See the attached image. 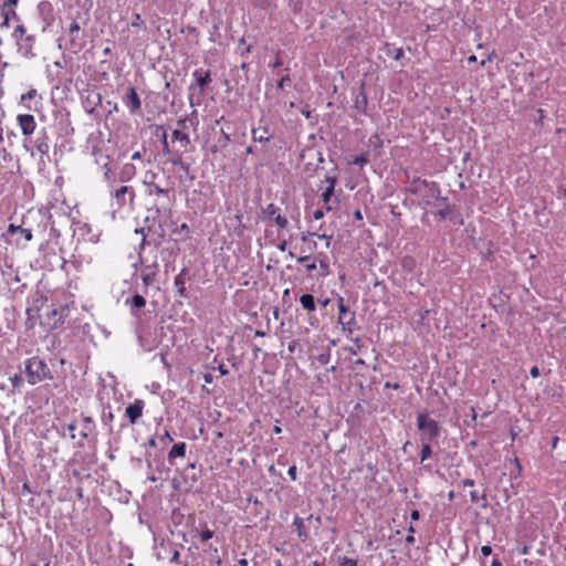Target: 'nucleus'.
Masks as SVG:
<instances>
[{"label": "nucleus", "mask_w": 566, "mask_h": 566, "mask_svg": "<svg viewBox=\"0 0 566 566\" xmlns=\"http://www.w3.org/2000/svg\"><path fill=\"white\" fill-rule=\"evenodd\" d=\"M81 31V24L74 20L66 29L63 30L62 36L60 38V48L64 46L65 50L72 53H78L84 48V40Z\"/></svg>", "instance_id": "nucleus-1"}, {"label": "nucleus", "mask_w": 566, "mask_h": 566, "mask_svg": "<svg viewBox=\"0 0 566 566\" xmlns=\"http://www.w3.org/2000/svg\"><path fill=\"white\" fill-rule=\"evenodd\" d=\"M24 365L28 381L31 385H35L45 378H52L48 365L39 357H31L27 359Z\"/></svg>", "instance_id": "nucleus-2"}, {"label": "nucleus", "mask_w": 566, "mask_h": 566, "mask_svg": "<svg viewBox=\"0 0 566 566\" xmlns=\"http://www.w3.org/2000/svg\"><path fill=\"white\" fill-rule=\"evenodd\" d=\"M417 427L420 431V441L432 442L440 436L439 423L430 418L428 413H418Z\"/></svg>", "instance_id": "nucleus-3"}, {"label": "nucleus", "mask_w": 566, "mask_h": 566, "mask_svg": "<svg viewBox=\"0 0 566 566\" xmlns=\"http://www.w3.org/2000/svg\"><path fill=\"white\" fill-rule=\"evenodd\" d=\"M336 185L337 178L335 176H326L321 187V200L327 212L336 209L339 202L338 198L334 193Z\"/></svg>", "instance_id": "nucleus-4"}, {"label": "nucleus", "mask_w": 566, "mask_h": 566, "mask_svg": "<svg viewBox=\"0 0 566 566\" xmlns=\"http://www.w3.org/2000/svg\"><path fill=\"white\" fill-rule=\"evenodd\" d=\"M193 82L189 86V102L190 105H193L192 95L195 91H198V94L203 95L207 86L212 82L211 72L209 70L197 69L192 73Z\"/></svg>", "instance_id": "nucleus-5"}, {"label": "nucleus", "mask_w": 566, "mask_h": 566, "mask_svg": "<svg viewBox=\"0 0 566 566\" xmlns=\"http://www.w3.org/2000/svg\"><path fill=\"white\" fill-rule=\"evenodd\" d=\"M114 203L118 209L126 206L127 202L133 203L135 190L132 186H120L112 195Z\"/></svg>", "instance_id": "nucleus-6"}, {"label": "nucleus", "mask_w": 566, "mask_h": 566, "mask_svg": "<svg viewBox=\"0 0 566 566\" xmlns=\"http://www.w3.org/2000/svg\"><path fill=\"white\" fill-rule=\"evenodd\" d=\"M263 214L266 219L274 221L279 230L286 229L289 226L287 219L281 213V209L273 203H269L263 209Z\"/></svg>", "instance_id": "nucleus-7"}, {"label": "nucleus", "mask_w": 566, "mask_h": 566, "mask_svg": "<svg viewBox=\"0 0 566 566\" xmlns=\"http://www.w3.org/2000/svg\"><path fill=\"white\" fill-rule=\"evenodd\" d=\"M124 105L132 115L138 114L142 109V101L135 87H128L126 94L122 97Z\"/></svg>", "instance_id": "nucleus-8"}, {"label": "nucleus", "mask_w": 566, "mask_h": 566, "mask_svg": "<svg viewBox=\"0 0 566 566\" xmlns=\"http://www.w3.org/2000/svg\"><path fill=\"white\" fill-rule=\"evenodd\" d=\"M20 103L29 111H39L42 106V97L35 88H30L27 93L21 95Z\"/></svg>", "instance_id": "nucleus-9"}, {"label": "nucleus", "mask_w": 566, "mask_h": 566, "mask_svg": "<svg viewBox=\"0 0 566 566\" xmlns=\"http://www.w3.org/2000/svg\"><path fill=\"white\" fill-rule=\"evenodd\" d=\"M18 125L21 129L22 135L29 136L34 133L36 128V122L34 116L31 114H20L17 116Z\"/></svg>", "instance_id": "nucleus-10"}, {"label": "nucleus", "mask_w": 566, "mask_h": 566, "mask_svg": "<svg viewBox=\"0 0 566 566\" xmlns=\"http://www.w3.org/2000/svg\"><path fill=\"white\" fill-rule=\"evenodd\" d=\"M339 308V323L343 325L344 329L352 332L353 326L356 324L354 313H350L345 306L343 300H339L338 304Z\"/></svg>", "instance_id": "nucleus-11"}, {"label": "nucleus", "mask_w": 566, "mask_h": 566, "mask_svg": "<svg viewBox=\"0 0 566 566\" xmlns=\"http://www.w3.org/2000/svg\"><path fill=\"white\" fill-rule=\"evenodd\" d=\"M144 408L145 401L142 399H136L126 408L125 413L132 424H134L142 417Z\"/></svg>", "instance_id": "nucleus-12"}, {"label": "nucleus", "mask_w": 566, "mask_h": 566, "mask_svg": "<svg viewBox=\"0 0 566 566\" xmlns=\"http://www.w3.org/2000/svg\"><path fill=\"white\" fill-rule=\"evenodd\" d=\"M158 273V265H147L142 271V280L146 286L153 285Z\"/></svg>", "instance_id": "nucleus-13"}, {"label": "nucleus", "mask_w": 566, "mask_h": 566, "mask_svg": "<svg viewBox=\"0 0 566 566\" xmlns=\"http://www.w3.org/2000/svg\"><path fill=\"white\" fill-rule=\"evenodd\" d=\"M293 526L296 528L297 537L302 542H306L310 538V533L307 527L305 526V520L300 517L298 515L294 516Z\"/></svg>", "instance_id": "nucleus-14"}, {"label": "nucleus", "mask_w": 566, "mask_h": 566, "mask_svg": "<svg viewBox=\"0 0 566 566\" xmlns=\"http://www.w3.org/2000/svg\"><path fill=\"white\" fill-rule=\"evenodd\" d=\"M316 233L308 232L306 234H302L301 240L303 242V247L301 249L302 253H312L317 249V242L313 240V237H315Z\"/></svg>", "instance_id": "nucleus-15"}, {"label": "nucleus", "mask_w": 566, "mask_h": 566, "mask_svg": "<svg viewBox=\"0 0 566 566\" xmlns=\"http://www.w3.org/2000/svg\"><path fill=\"white\" fill-rule=\"evenodd\" d=\"M186 273H187V269H182L181 272L175 277V281H174L177 294L184 298L187 297V291H186V286H185Z\"/></svg>", "instance_id": "nucleus-16"}, {"label": "nucleus", "mask_w": 566, "mask_h": 566, "mask_svg": "<svg viewBox=\"0 0 566 566\" xmlns=\"http://www.w3.org/2000/svg\"><path fill=\"white\" fill-rule=\"evenodd\" d=\"M272 135L269 133L268 127H259L252 129V139L258 143H268Z\"/></svg>", "instance_id": "nucleus-17"}, {"label": "nucleus", "mask_w": 566, "mask_h": 566, "mask_svg": "<svg viewBox=\"0 0 566 566\" xmlns=\"http://www.w3.org/2000/svg\"><path fill=\"white\" fill-rule=\"evenodd\" d=\"M171 140L178 142L180 147L186 149L190 145V137L187 133H184L181 129H175L171 134Z\"/></svg>", "instance_id": "nucleus-18"}, {"label": "nucleus", "mask_w": 566, "mask_h": 566, "mask_svg": "<svg viewBox=\"0 0 566 566\" xmlns=\"http://www.w3.org/2000/svg\"><path fill=\"white\" fill-rule=\"evenodd\" d=\"M186 442H179L175 444L168 453V459L171 461L176 458H184L186 455Z\"/></svg>", "instance_id": "nucleus-19"}, {"label": "nucleus", "mask_w": 566, "mask_h": 566, "mask_svg": "<svg viewBox=\"0 0 566 566\" xmlns=\"http://www.w3.org/2000/svg\"><path fill=\"white\" fill-rule=\"evenodd\" d=\"M8 232L12 234L19 232V234H22L27 241H31L33 238L31 229L22 228L21 226H14L13 223L9 224Z\"/></svg>", "instance_id": "nucleus-20"}, {"label": "nucleus", "mask_w": 566, "mask_h": 566, "mask_svg": "<svg viewBox=\"0 0 566 566\" xmlns=\"http://www.w3.org/2000/svg\"><path fill=\"white\" fill-rule=\"evenodd\" d=\"M300 303L303 306V308L308 311V312H313V311L316 310L315 298L311 294H303L300 297Z\"/></svg>", "instance_id": "nucleus-21"}, {"label": "nucleus", "mask_w": 566, "mask_h": 566, "mask_svg": "<svg viewBox=\"0 0 566 566\" xmlns=\"http://www.w3.org/2000/svg\"><path fill=\"white\" fill-rule=\"evenodd\" d=\"M429 186L427 180L423 179H413L410 184L409 191L417 195L420 193L422 189L427 188Z\"/></svg>", "instance_id": "nucleus-22"}, {"label": "nucleus", "mask_w": 566, "mask_h": 566, "mask_svg": "<svg viewBox=\"0 0 566 566\" xmlns=\"http://www.w3.org/2000/svg\"><path fill=\"white\" fill-rule=\"evenodd\" d=\"M187 123H189L190 126H192V127H196L198 125L197 111H192L191 117H184V118L179 119L178 126H180L182 129H186V128H188Z\"/></svg>", "instance_id": "nucleus-23"}, {"label": "nucleus", "mask_w": 566, "mask_h": 566, "mask_svg": "<svg viewBox=\"0 0 566 566\" xmlns=\"http://www.w3.org/2000/svg\"><path fill=\"white\" fill-rule=\"evenodd\" d=\"M25 33H27V30H25V28L22 24L17 25V28L13 31L12 35L15 39L17 44L19 45V48L23 46V40L27 36Z\"/></svg>", "instance_id": "nucleus-24"}, {"label": "nucleus", "mask_w": 566, "mask_h": 566, "mask_svg": "<svg viewBox=\"0 0 566 566\" xmlns=\"http://www.w3.org/2000/svg\"><path fill=\"white\" fill-rule=\"evenodd\" d=\"M311 261V255L310 254H303L301 256L297 258V262L298 263H302V264H305V268L308 272H312L316 269V260L315 258L313 259L312 262Z\"/></svg>", "instance_id": "nucleus-25"}, {"label": "nucleus", "mask_w": 566, "mask_h": 566, "mask_svg": "<svg viewBox=\"0 0 566 566\" xmlns=\"http://www.w3.org/2000/svg\"><path fill=\"white\" fill-rule=\"evenodd\" d=\"M35 148H36V151L40 154L41 159L44 156H46V157L49 156L50 145H49L46 138L38 140L36 144H35Z\"/></svg>", "instance_id": "nucleus-26"}, {"label": "nucleus", "mask_w": 566, "mask_h": 566, "mask_svg": "<svg viewBox=\"0 0 566 566\" xmlns=\"http://www.w3.org/2000/svg\"><path fill=\"white\" fill-rule=\"evenodd\" d=\"M431 454H432L431 442L421 441V452H420L421 462L429 459L431 457Z\"/></svg>", "instance_id": "nucleus-27"}, {"label": "nucleus", "mask_w": 566, "mask_h": 566, "mask_svg": "<svg viewBox=\"0 0 566 566\" xmlns=\"http://www.w3.org/2000/svg\"><path fill=\"white\" fill-rule=\"evenodd\" d=\"M316 264H319L321 273L326 275L328 273V263L326 261V256L323 253H319L315 256Z\"/></svg>", "instance_id": "nucleus-28"}, {"label": "nucleus", "mask_w": 566, "mask_h": 566, "mask_svg": "<svg viewBox=\"0 0 566 566\" xmlns=\"http://www.w3.org/2000/svg\"><path fill=\"white\" fill-rule=\"evenodd\" d=\"M93 427H94V422H93V420H92L90 417H85V418L83 419V430H82V432H81V436H82L84 439H85V438H87L88 432H91V431H92Z\"/></svg>", "instance_id": "nucleus-29"}, {"label": "nucleus", "mask_w": 566, "mask_h": 566, "mask_svg": "<svg viewBox=\"0 0 566 566\" xmlns=\"http://www.w3.org/2000/svg\"><path fill=\"white\" fill-rule=\"evenodd\" d=\"M148 193L150 196H153V195H155V196H161V195L163 196H168L169 195V190L168 189H164L160 186L154 184V185H151L149 187Z\"/></svg>", "instance_id": "nucleus-30"}, {"label": "nucleus", "mask_w": 566, "mask_h": 566, "mask_svg": "<svg viewBox=\"0 0 566 566\" xmlns=\"http://www.w3.org/2000/svg\"><path fill=\"white\" fill-rule=\"evenodd\" d=\"M130 305L135 308H143L146 305L144 296L136 294L132 297Z\"/></svg>", "instance_id": "nucleus-31"}, {"label": "nucleus", "mask_w": 566, "mask_h": 566, "mask_svg": "<svg viewBox=\"0 0 566 566\" xmlns=\"http://www.w3.org/2000/svg\"><path fill=\"white\" fill-rule=\"evenodd\" d=\"M338 564H339V566H357L358 560L356 558H352V557H347V556H339Z\"/></svg>", "instance_id": "nucleus-32"}, {"label": "nucleus", "mask_w": 566, "mask_h": 566, "mask_svg": "<svg viewBox=\"0 0 566 566\" xmlns=\"http://www.w3.org/2000/svg\"><path fill=\"white\" fill-rule=\"evenodd\" d=\"M360 96L361 98L359 99L357 97V99L355 101V107L365 112V108H366V105H367V97H366V94L364 92L360 93Z\"/></svg>", "instance_id": "nucleus-33"}, {"label": "nucleus", "mask_w": 566, "mask_h": 566, "mask_svg": "<svg viewBox=\"0 0 566 566\" xmlns=\"http://www.w3.org/2000/svg\"><path fill=\"white\" fill-rule=\"evenodd\" d=\"M231 142V137L228 133H226L224 130H221V137L219 139V143L221 144L222 147H227Z\"/></svg>", "instance_id": "nucleus-34"}, {"label": "nucleus", "mask_w": 566, "mask_h": 566, "mask_svg": "<svg viewBox=\"0 0 566 566\" xmlns=\"http://www.w3.org/2000/svg\"><path fill=\"white\" fill-rule=\"evenodd\" d=\"M291 82V77L289 74H285L280 81L276 83V87L282 90Z\"/></svg>", "instance_id": "nucleus-35"}, {"label": "nucleus", "mask_w": 566, "mask_h": 566, "mask_svg": "<svg viewBox=\"0 0 566 566\" xmlns=\"http://www.w3.org/2000/svg\"><path fill=\"white\" fill-rule=\"evenodd\" d=\"M213 536V532L210 531L209 528H206L203 530L201 533H200V539L201 542H208L209 539H211Z\"/></svg>", "instance_id": "nucleus-36"}, {"label": "nucleus", "mask_w": 566, "mask_h": 566, "mask_svg": "<svg viewBox=\"0 0 566 566\" xmlns=\"http://www.w3.org/2000/svg\"><path fill=\"white\" fill-rule=\"evenodd\" d=\"M452 212V209L450 206H446L443 209H440L437 214L439 216L440 219H446L447 217H449V214Z\"/></svg>", "instance_id": "nucleus-37"}, {"label": "nucleus", "mask_w": 566, "mask_h": 566, "mask_svg": "<svg viewBox=\"0 0 566 566\" xmlns=\"http://www.w3.org/2000/svg\"><path fill=\"white\" fill-rule=\"evenodd\" d=\"M367 157L365 155H360L353 160V164L363 167L367 164Z\"/></svg>", "instance_id": "nucleus-38"}, {"label": "nucleus", "mask_w": 566, "mask_h": 566, "mask_svg": "<svg viewBox=\"0 0 566 566\" xmlns=\"http://www.w3.org/2000/svg\"><path fill=\"white\" fill-rule=\"evenodd\" d=\"M369 142L375 145L376 147L381 148L382 147V140L378 134H375L370 137Z\"/></svg>", "instance_id": "nucleus-39"}, {"label": "nucleus", "mask_w": 566, "mask_h": 566, "mask_svg": "<svg viewBox=\"0 0 566 566\" xmlns=\"http://www.w3.org/2000/svg\"><path fill=\"white\" fill-rule=\"evenodd\" d=\"M143 24V20L139 13L134 14V20L132 22L133 28H140Z\"/></svg>", "instance_id": "nucleus-40"}, {"label": "nucleus", "mask_w": 566, "mask_h": 566, "mask_svg": "<svg viewBox=\"0 0 566 566\" xmlns=\"http://www.w3.org/2000/svg\"><path fill=\"white\" fill-rule=\"evenodd\" d=\"M32 36H25L23 40V46L21 49H25V52L28 53L32 48Z\"/></svg>", "instance_id": "nucleus-41"}, {"label": "nucleus", "mask_w": 566, "mask_h": 566, "mask_svg": "<svg viewBox=\"0 0 566 566\" xmlns=\"http://www.w3.org/2000/svg\"><path fill=\"white\" fill-rule=\"evenodd\" d=\"M325 211V208L316 209L315 211H313V219L321 220L322 218H324Z\"/></svg>", "instance_id": "nucleus-42"}, {"label": "nucleus", "mask_w": 566, "mask_h": 566, "mask_svg": "<svg viewBox=\"0 0 566 566\" xmlns=\"http://www.w3.org/2000/svg\"><path fill=\"white\" fill-rule=\"evenodd\" d=\"M10 14H12V17H14V18L17 17V13L14 10H11L10 12H6L3 22H2V27H9Z\"/></svg>", "instance_id": "nucleus-43"}, {"label": "nucleus", "mask_w": 566, "mask_h": 566, "mask_svg": "<svg viewBox=\"0 0 566 566\" xmlns=\"http://www.w3.org/2000/svg\"><path fill=\"white\" fill-rule=\"evenodd\" d=\"M287 474L291 478L292 481H295L297 479V469L295 465H292L287 470Z\"/></svg>", "instance_id": "nucleus-44"}, {"label": "nucleus", "mask_w": 566, "mask_h": 566, "mask_svg": "<svg viewBox=\"0 0 566 566\" xmlns=\"http://www.w3.org/2000/svg\"><path fill=\"white\" fill-rule=\"evenodd\" d=\"M175 233H186L189 234L190 230L187 223H182L178 229L174 231Z\"/></svg>", "instance_id": "nucleus-45"}, {"label": "nucleus", "mask_w": 566, "mask_h": 566, "mask_svg": "<svg viewBox=\"0 0 566 566\" xmlns=\"http://www.w3.org/2000/svg\"><path fill=\"white\" fill-rule=\"evenodd\" d=\"M408 531H409V534L406 537V542L409 543V544H412L415 542V536H413L415 528H413V526H410Z\"/></svg>", "instance_id": "nucleus-46"}, {"label": "nucleus", "mask_w": 566, "mask_h": 566, "mask_svg": "<svg viewBox=\"0 0 566 566\" xmlns=\"http://www.w3.org/2000/svg\"><path fill=\"white\" fill-rule=\"evenodd\" d=\"M481 553L484 557H488L492 554V547L490 545H483L481 547Z\"/></svg>", "instance_id": "nucleus-47"}, {"label": "nucleus", "mask_w": 566, "mask_h": 566, "mask_svg": "<svg viewBox=\"0 0 566 566\" xmlns=\"http://www.w3.org/2000/svg\"><path fill=\"white\" fill-rule=\"evenodd\" d=\"M318 239H322V240H325L326 241V247L328 248L329 244H331V241H332V235H327V234H317L316 235Z\"/></svg>", "instance_id": "nucleus-48"}, {"label": "nucleus", "mask_w": 566, "mask_h": 566, "mask_svg": "<svg viewBox=\"0 0 566 566\" xmlns=\"http://www.w3.org/2000/svg\"><path fill=\"white\" fill-rule=\"evenodd\" d=\"M403 56V50L401 48H398L395 50V53L392 54V57L395 60H400Z\"/></svg>", "instance_id": "nucleus-49"}, {"label": "nucleus", "mask_w": 566, "mask_h": 566, "mask_svg": "<svg viewBox=\"0 0 566 566\" xmlns=\"http://www.w3.org/2000/svg\"><path fill=\"white\" fill-rule=\"evenodd\" d=\"M539 368L537 366H533L530 370V375L533 377V378H537L539 376Z\"/></svg>", "instance_id": "nucleus-50"}, {"label": "nucleus", "mask_w": 566, "mask_h": 566, "mask_svg": "<svg viewBox=\"0 0 566 566\" xmlns=\"http://www.w3.org/2000/svg\"><path fill=\"white\" fill-rule=\"evenodd\" d=\"M306 520H307V521H310V522H311L312 520H314V521L316 522V524H317V527H318V526L321 525V523H322V517H321L319 515L314 516L313 514H310V515H308V517H307Z\"/></svg>", "instance_id": "nucleus-51"}, {"label": "nucleus", "mask_w": 566, "mask_h": 566, "mask_svg": "<svg viewBox=\"0 0 566 566\" xmlns=\"http://www.w3.org/2000/svg\"><path fill=\"white\" fill-rule=\"evenodd\" d=\"M12 385L15 387L21 382V376L15 374L13 377L10 378Z\"/></svg>", "instance_id": "nucleus-52"}, {"label": "nucleus", "mask_w": 566, "mask_h": 566, "mask_svg": "<svg viewBox=\"0 0 566 566\" xmlns=\"http://www.w3.org/2000/svg\"><path fill=\"white\" fill-rule=\"evenodd\" d=\"M163 150L166 154L169 153V146H168V143H167V134L166 133H164Z\"/></svg>", "instance_id": "nucleus-53"}, {"label": "nucleus", "mask_w": 566, "mask_h": 566, "mask_svg": "<svg viewBox=\"0 0 566 566\" xmlns=\"http://www.w3.org/2000/svg\"><path fill=\"white\" fill-rule=\"evenodd\" d=\"M171 163H172L174 165H176V166H181V167L184 166V161H182V159H181V156H180V155H178L176 158L171 159Z\"/></svg>", "instance_id": "nucleus-54"}, {"label": "nucleus", "mask_w": 566, "mask_h": 566, "mask_svg": "<svg viewBox=\"0 0 566 566\" xmlns=\"http://www.w3.org/2000/svg\"><path fill=\"white\" fill-rule=\"evenodd\" d=\"M67 429H69V431L71 432V438H72V439H74V438H75V434H74L73 432H74V430L76 429L75 423H70V424L67 426Z\"/></svg>", "instance_id": "nucleus-55"}, {"label": "nucleus", "mask_w": 566, "mask_h": 566, "mask_svg": "<svg viewBox=\"0 0 566 566\" xmlns=\"http://www.w3.org/2000/svg\"><path fill=\"white\" fill-rule=\"evenodd\" d=\"M558 441H559V438L557 436H555L552 439V449H556L557 448Z\"/></svg>", "instance_id": "nucleus-56"}, {"label": "nucleus", "mask_w": 566, "mask_h": 566, "mask_svg": "<svg viewBox=\"0 0 566 566\" xmlns=\"http://www.w3.org/2000/svg\"><path fill=\"white\" fill-rule=\"evenodd\" d=\"M296 345H297V342H296V340H292V342L289 344V350H290L291 353H293V352H294V349H295V347H296Z\"/></svg>", "instance_id": "nucleus-57"}, {"label": "nucleus", "mask_w": 566, "mask_h": 566, "mask_svg": "<svg viewBox=\"0 0 566 566\" xmlns=\"http://www.w3.org/2000/svg\"><path fill=\"white\" fill-rule=\"evenodd\" d=\"M354 218H355L356 220H363L361 211H360V210H356V211L354 212Z\"/></svg>", "instance_id": "nucleus-58"}, {"label": "nucleus", "mask_w": 566, "mask_h": 566, "mask_svg": "<svg viewBox=\"0 0 566 566\" xmlns=\"http://www.w3.org/2000/svg\"><path fill=\"white\" fill-rule=\"evenodd\" d=\"M410 516L411 520L417 521L419 518V512L417 510H413Z\"/></svg>", "instance_id": "nucleus-59"}, {"label": "nucleus", "mask_w": 566, "mask_h": 566, "mask_svg": "<svg viewBox=\"0 0 566 566\" xmlns=\"http://www.w3.org/2000/svg\"><path fill=\"white\" fill-rule=\"evenodd\" d=\"M281 65H282V61H281L280 59H276V60L271 64V66H272L273 69L279 67V66H281Z\"/></svg>", "instance_id": "nucleus-60"}, {"label": "nucleus", "mask_w": 566, "mask_h": 566, "mask_svg": "<svg viewBox=\"0 0 566 566\" xmlns=\"http://www.w3.org/2000/svg\"><path fill=\"white\" fill-rule=\"evenodd\" d=\"M140 153L139 151H135L133 155H132V160H137V159H140Z\"/></svg>", "instance_id": "nucleus-61"}, {"label": "nucleus", "mask_w": 566, "mask_h": 566, "mask_svg": "<svg viewBox=\"0 0 566 566\" xmlns=\"http://www.w3.org/2000/svg\"><path fill=\"white\" fill-rule=\"evenodd\" d=\"M18 3V0H6V6H15Z\"/></svg>", "instance_id": "nucleus-62"}, {"label": "nucleus", "mask_w": 566, "mask_h": 566, "mask_svg": "<svg viewBox=\"0 0 566 566\" xmlns=\"http://www.w3.org/2000/svg\"><path fill=\"white\" fill-rule=\"evenodd\" d=\"M491 566H502V563L497 558H495L492 560Z\"/></svg>", "instance_id": "nucleus-63"}, {"label": "nucleus", "mask_w": 566, "mask_h": 566, "mask_svg": "<svg viewBox=\"0 0 566 566\" xmlns=\"http://www.w3.org/2000/svg\"><path fill=\"white\" fill-rule=\"evenodd\" d=\"M219 370H220L221 375H227L228 374V369L223 365H221L219 367Z\"/></svg>", "instance_id": "nucleus-64"}]
</instances>
